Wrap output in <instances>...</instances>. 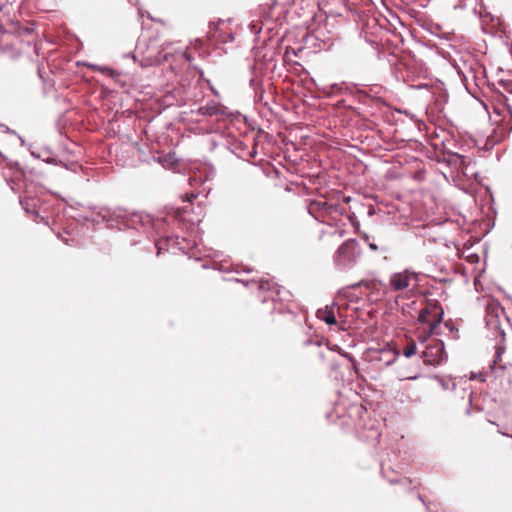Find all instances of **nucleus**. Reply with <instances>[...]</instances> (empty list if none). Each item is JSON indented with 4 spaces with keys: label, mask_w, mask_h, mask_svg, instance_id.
I'll return each instance as SVG.
<instances>
[{
    "label": "nucleus",
    "mask_w": 512,
    "mask_h": 512,
    "mask_svg": "<svg viewBox=\"0 0 512 512\" xmlns=\"http://www.w3.org/2000/svg\"><path fill=\"white\" fill-rule=\"evenodd\" d=\"M86 219L97 224L105 222L111 229H132L143 233H147L153 225V220L149 215L138 212H128L120 207H100L96 212H92L90 218Z\"/></svg>",
    "instance_id": "nucleus-1"
},
{
    "label": "nucleus",
    "mask_w": 512,
    "mask_h": 512,
    "mask_svg": "<svg viewBox=\"0 0 512 512\" xmlns=\"http://www.w3.org/2000/svg\"><path fill=\"white\" fill-rule=\"evenodd\" d=\"M288 35V30H285L282 35L281 42ZM288 45L282 44L279 52H275L269 59L266 60L265 69L272 73V77L281 78L283 82L288 80Z\"/></svg>",
    "instance_id": "nucleus-2"
},
{
    "label": "nucleus",
    "mask_w": 512,
    "mask_h": 512,
    "mask_svg": "<svg viewBox=\"0 0 512 512\" xmlns=\"http://www.w3.org/2000/svg\"><path fill=\"white\" fill-rule=\"evenodd\" d=\"M444 311L437 300H428L426 306L421 309L418 320L428 325V332L423 341L434 334L436 328L443 320Z\"/></svg>",
    "instance_id": "nucleus-3"
},
{
    "label": "nucleus",
    "mask_w": 512,
    "mask_h": 512,
    "mask_svg": "<svg viewBox=\"0 0 512 512\" xmlns=\"http://www.w3.org/2000/svg\"><path fill=\"white\" fill-rule=\"evenodd\" d=\"M412 282H414V285L418 282L417 273L405 269L390 276L389 289L393 292H403L410 287Z\"/></svg>",
    "instance_id": "nucleus-4"
},
{
    "label": "nucleus",
    "mask_w": 512,
    "mask_h": 512,
    "mask_svg": "<svg viewBox=\"0 0 512 512\" xmlns=\"http://www.w3.org/2000/svg\"><path fill=\"white\" fill-rule=\"evenodd\" d=\"M294 13L301 19L299 25L306 26L314 18L317 3L315 0H293Z\"/></svg>",
    "instance_id": "nucleus-5"
},
{
    "label": "nucleus",
    "mask_w": 512,
    "mask_h": 512,
    "mask_svg": "<svg viewBox=\"0 0 512 512\" xmlns=\"http://www.w3.org/2000/svg\"><path fill=\"white\" fill-rule=\"evenodd\" d=\"M424 362L430 365H439L446 359L444 343L436 340L428 345L422 355Z\"/></svg>",
    "instance_id": "nucleus-6"
},
{
    "label": "nucleus",
    "mask_w": 512,
    "mask_h": 512,
    "mask_svg": "<svg viewBox=\"0 0 512 512\" xmlns=\"http://www.w3.org/2000/svg\"><path fill=\"white\" fill-rule=\"evenodd\" d=\"M241 282L243 284H245L246 286H252V287H256L258 290H265V291L270 292L271 293L270 298L274 303L281 300V298L279 297L280 290L277 288V284L274 283L272 280L252 279L250 281H246V282L241 281Z\"/></svg>",
    "instance_id": "nucleus-7"
},
{
    "label": "nucleus",
    "mask_w": 512,
    "mask_h": 512,
    "mask_svg": "<svg viewBox=\"0 0 512 512\" xmlns=\"http://www.w3.org/2000/svg\"><path fill=\"white\" fill-rule=\"evenodd\" d=\"M355 248L356 241L354 239H349L342 243L336 252V262L339 264H345L352 261Z\"/></svg>",
    "instance_id": "nucleus-8"
},
{
    "label": "nucleus",
    "mask_w": 512,
    "mask_h": 512,
    "mask_svg": "<svg viewBox=\"0 0 512 512\" xmlns=\"http://www.w3.org/2000/svg\"><path fill=\"white\" fill-rule=\"evenodd\" d=\"M288 171V168L285 165H282V169H279L276 166H272L267 168L266 174L270 178H275L278 182L275 183L276 186H284V189L288 191V185L284 183L286 180L285 172Z\"/></svg>",
    "instance_id": "nucleus-9"
},
{
    "label": "nucleus",
    "mask_w": 512,
    "mask_h": 512,
    "mask_svg": "<svg viewBox=\"0 0 512 512\" xmlns=\"http://www.w3.org/2000/svg\"><path fill=\"white\" fill-rule=\"evenodd\" d=\"M316 315L318 319L324 321L328 325L336 324L334 306H326L323 309H318Z\"/></svg>",
    "instance_id": "nucleus-10"
},
{
    "label": "nucleus",
    "mask_w": 512,
    "mask_h": 512,
    "mask_svg": "<svg viewBox=\"0 0 512 512\" xmlns=\"http://www.w3.org/2000/svg\"><path fill=\"white\" fill-rule=\"evenodd\" d=\"M198 111L203 116H213L224 113L223 107L215 102L199 107Z\"/></svg>",
    "instance_id": "nucleus-11"
},
{
    "label": "nucleus",
    "mask_w": 512,
    "mask_h": 512,
    "mask_svg": "<svg viewBox=\"0 0 512 512\" xmlns=\"http://www.w3.org/2000/svg\"><path fill=\"white\" fill-rule=\"evenodd\" d=\"M250 86L253 88L254 90V101L256 103H261L263 102L264 100V94H265V91L264 89L261 87V84H260V80L257 78V76L251 78L250 80Z\"/></svg>",
    "instance_id": "nucleus-12"
},
{
    "label": "nucleus",
    "mask_w": 512,
    "mask_h": 512,
    "mask_svg": "<svg viewBox=\"0 0 512 512\" xmlns=\"http://www.w3.org/2000/svg\"><path fill=\"white\" fill-rule=\"evenodd\" d=\"M227 148L239 158H244L246 156V147L241 141L233 139Z\"/></svg>",
    "instance_id": "nucleus-13"
},
{
    "label": "nucleus",
    "mask_w": 512,
    "mask_h": 512,
    "mask_svg": "<svg viewBox=\"0 0 512 512\" xmlns=\"http://www.w3.org/2000/svg\"><path fill=\"white\" fill-rule=\"evenodd\" d=\"M417 348L416 343L414 340H411L404 348H403V355L407 358L413 356L416 354Z\"/></svg>",
    "instance_id": "nucleus-14"
},
{
    "label": "nucleus",
    "mask_w": 512,
    "mask_h": 512,
    "mask_svg": "<svg viewBox=\"0 0 512 512\" xmlns=\"http://www.w3.org/2000/svg\"><path fill=\"white\" fill-rule=\"evenodd\" d=\"M20 204L22 206V208L25 210V212L27 213H33L34 212V207L33 205L30 203L29 200H20Z\"/></svg>",
    "instance_id": "nucleus-15"
},
{
    "label": "nucleus",
    "mask_w": 512,
    "mask_h": 512,
    "mask_svg": "<svg viewBox=\"0 0 512 512\" xmlns=\"http://www.w3.org/2000/svg\"><path fill=\"white\" fill-rule=\"evenodd\" d=\"M249 29L251 33L258 34L262 30V26H260L256 21H252L249 24Z\"/></svg>",
    "instance_id": "nucleus-16"
},
{
    "label": "nucleus",
    "mask_w": 512,
    "mask_h": 512,
    "mask_svg": "<svg viewBox=\"0 0 512 512\" xmlns=\"http://www.w3.org/2000/svg\"><path fill=\"white\" fill-rule=\"evenodd\" d=\"M326 205H327L326 202H312L310 205V211H313L315 209L325 208Z\"/></svg>",
    "instance_id": "nucleus-17"
},
{
    "label": "nucleus",
    "mask_w": 512,
    "mask_h": 512,
    "mask_svg": "<svg viewBox=\"0 0 512 512\" xmlns=\"http://www.w3.org/2000/svg\"><path fill=\"white\" fill-rule=\"evenodd\" d=\"M198 194H195V193H186L185 194V201L187 202H193V200L197 197Z\"/></svg>",
    "instance_id": "nucleus-18"
},
{
    "label": "nucleus",
    "mask_w": 512,
    "mask_h": 512,
    "mask_svg": "<svg viewBox=\"0 0 512 512\" xmlns=\"http://www.w3.org/2000/svg\"><path fill=\"white\" fill-rule=\"evenodd\" d=\"M505 351V347L504 346H498L497 347V351H496V354H497V359H500V356L502 353H504Z\"/></svg>",
    "instance_id": "nucleus-19"
},
{
    "label": "nucleus",
    "mask_w": 512,
    "mask_h": 512,
    "mask_svg": "<svg viewBox=\"0 0 512 512\" xmlns=\"http://www.w3.org/2000/svg\"><path fill=\"white\" fill-rule=\"evenodd\" d=\"M99 71L102 72V73H113V70L110 69L109 67H99Z\"/></svg>",
    "instance_id": "nucleus-20"
},
{
    "label": "nucleus",
    "mask_w": 512,
    "mask_h": 512,
    "mask_svg": "<svg viewBox=\"0 0 512 512\" xmlns=\"http://www.w3.org/2000/svg\"><path fill=\"white\" fill-rule=\"evenodd\" d=\"M256 154H257V152H256V150H254V149H253V150H251V151H247V152H246V155H248V156H249V157H251V158H254V157L256 156Z\"/></svg>",
    "instance_id": "nucleus-21"
},
{
    "label": "nucleus",
    "mask_w": 512,
    "mask_h": 512,
    "mask_svg": "<svg viewBox=\"0 0 512 512\" xmlns=\"http://www.w3.org/2000/svg\"><path fill=\"white\" fill-rule=\"evenodd\" d=\"M209 28H210V31H209V33H210L212 31V29H216L217 27H216L215 23L211 22L209 24Z\"/></svg>",
    "instance_id": "nucleus-22"
},
{
    "label": "nucleus",
    "mask_w": 512,
    "mask_h": 512,
    "mask_svg": "<svg viewBox=\"0 0 512 512\" xmlns=\"http://www.w3.org/2000/svg\"><path fill=\"white\" fill-rule=\"evenodd\" d=\"M369 247H370L373 251L378 250V247H377L375 244H373V243L369 244Z\"/></svg>",
    "instance_id": "nucleus-23"
},
{
    "label": "nucleus",
    "mask_w": 512,
    "mask_h": 512,
    "mask_svg": "<svg viewBox=\"0 0 512 512\" xmlns=\"http://www.w3.org/2000/svg\"><path fill=\"white\" fill-rule=\"evenodd\" d=\"M189 180L191 185H193V182H198L196 177H190Z\"/></svg>",
    "instance_id": "nucleus-24"
},
{
    "label": "nucleus",
    "mask_w": 512,
    "mask_h": 512,
    "mask_svg": "<svg viewBox=\"0 0 512 512\" xmlns=\"http://www.w3.org/2000/svg\"><path fill=\"white\" fill-rule=\"evenodd\" d=\"M46 161H47V163H55V159L54 158H48Z\"/></svg>",
    "instance_id": "nucleus-25"
},
{
    "label": "nucleus",
    "mask_w": 512,
    "mask_h": 512,
    "mask_svg": "<svg viewBox=\"0 0 512 512\" xmlns=\"http://www.w3.org/2000/svg\"><path fill=\"white\" fill-rule=\"evenodd\" d=\"M277 310H278V313H280V314L283 313V308L282 307L278 308Z\"/></svg>",
    "instance_id": "nucleus-26"
},
{
    "label": "nucleus",
    "mask_w": 512,
    "mask_h": 512,
    "mask_svg": "<svg viewBox=\"0 0 512 512\" xmlns=\"http://www.w3.org/2000/svg\"><path fill=\"white\" fill-rule=\"evenodd\" d=\"M32 156L36 157V158H39L40 156L35 154L34 152H32Z\"/></svg>",
    "instance_id": "nucleus-27"
},
{
    "label": "nucleus",
    "mask_w": 512,
    "mask_h": 512,
    "mask_svg": "<svg viewBox=\"0 0 512 512\" xmlns=\"http://www.w3.org/2000/svg\"><path fill=\"white\" fill-rule=\"evenodd\" d=\"M147 17L150 18V20H153V17H151L150 14H147Z\"/></svg>",
    "instance_id": "nucleus-28"
},
{
    "label": "nucleus",
    "mask_w": 512,
    "mask_h": 512,
    "mask_svg": "<svg viewBox=\"0 0 512 512\" xmlns=\"http://www.w3.org/2000/svg\"><path fill=\"white\" fill-rule=\"evenodd\" d=\"M147 17L150 18V20H153V17H151L150 14H147Z\"/></svg>",
    "instance_id": "nucleus-29"
},
{
    "label": "nucleus",
    "mask_w": 512,
    "mask_h": 512,
    "mask_svg": "<svg viewBox=\"0 0 512 512\" xmlns=\"http://www.w3.org/2000/svg\"><path fill=\"white\" fill-rule=\"evenodd\" d=\"M147 17L150 18V20H153V17H151L150 14H147Z\"/></svg>",
    "instance_id": "nucleus-30"
},
{
    "label": "nucleus",
    "mask_w": 512,
    "mask_h": 512,
    "mask_svg": "<svg viewBox=\"0 0 512 512\" xmlns=\"http://www.w3.org/2000/svg\"><path fill=\"white\" fill-rule=\"evenodd\" d=\"M64 241H65V244L70 245L68 242V239H64Z\"/></svg>",
    "instance_id": "nucleus-31"
},
{
    "label": "nucleus",
    "mask_w": 512,
    "mask_h": 512,
    "mask_svg": "<svg viewBox=\"0 0 512 512\" xmlns=\"http://www.w3.org/2000/svg\"><path fill=\"white\" fill-rule=\"evenodd\" d=\"M2 8H3L2 5H0V11L2 10Z\"/></svg>",
    "instance_id": "nucleus-32"
}]
</instances>
